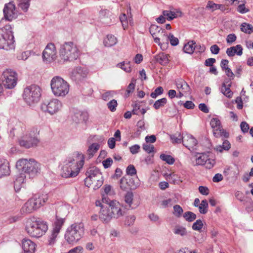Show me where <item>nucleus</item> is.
I'll use <instances>...</instances> for the list:
<instances>
[{"mask_svg":"<svg viewBox=\"0 0 253 253\" xmlns=\"http://www.w3.org/2000/svg\"><path fill=\"white\" fill-rule=\"evenodd\" d=\"M84 160L83 154L76 152L73 157L69 158L68 163L63 167L61 176L64 178L76 176L84 165Z\"/></svg>","mask_w":253,"mask_h":253,"instance_id":"obj_1","label":"nucleus"},{"mask_svg":"<svg viewBox=\"0 0 253 253\" xmlns=\"http://www.w3.org/2000/svg\"><path fill=\"white\" fill-rule=\"evenodd\" d=\"M123 215L120 203L115 200H109L106 205L101 206L99 218L104 222L108 223L113 218H118Z\"/></svg>","mask_w":253,"mask_h":253,"instance_id":"obj_2","label":"nucleus"},{"mask_svg":"<svg viewBox=\"0 0 253 253\" xmlns=\"http://www.w3.org/2000/svg\"><path fill=\"white\" fill-rule=\"evenodd\" d=\"M48 229L46 222L40 219H29L26 222V230L31 237L40 238L44 235Z\"/></svg>","mask_w":253,"mask_h":253,"instance_id":"obj_3","label":"nucleus"},{"mask_svg":"<svg viewBox=\"0 0 253 253\" xmlns=\"http://www.w3.org/2000/svg\"><path fill=\"white\" fill-rule=\"evenodd\" d=\"M16 168L21 170V173L26 175L29 178H33L40 173V164L34 160L28 161L25 159L19 160L16 164Z\"/></svg>","mask_w":253,"mask_h":253,"instance_id":"obj_4","label":"nucleus"},{"mask_svg":"<svg viewBox=\"0 0 253 253\" xmlns=\"http://www.w3.org/2000/svg\"><path fill=\"white\" fill-rule=\"evenodd\" d=\"M80 55L77 45L72 42H65L61 44L59 57L63 62H72L76 60Z\"/></svg>","mask_w":253,"mask_h":253,"instance_id":"obj_5","label":"nucleus"},{"mask_svg":"<svg viewBox=\"0 0 253 253\" xmlns=\"http://www.w3.org/2000/svg\"><path fill=\"white\" fill-rule=\"evenodd\" d=\"M47 199V194L35 195L24 204L21 211L24 213H32L43 206Z\"/></svg>","mask_w":253,"mask_h":253,"instance_id":"obj_6","label":"nucleus"},{"mask_svg":"<svg viewBox=\"0 0 253 253\" xmlns=\"http://www.w3.org/2000/svg\"><path fill=\"white\" fill-rule=\"evenodd\" d=\"M84 228L83 223H75L69 227L65 234V239L70 244H74L84 236Z\"/></svg>","mask_w":253,"mask_h":253,"instance_id":"obj_7","label":"nucleus"},{"mask_svg":"<svg viewBox=\"0 0 253 253\" xmlns=\"http://www.w3.org/2000/svg\"><path fill=\"white\" fill-rule=\"evenodd\" d=\"M14 41L11 25L0 28V48L6 50L13 48Z\"/></svg>","mask_w":253,"mask_h":253,"instance_id":"obj_8","label":"nucleus"},{"mask_svg":"<svg viewBox=\"0 0 253 253\" xmlns=\"http://www.w3.org/2000/svg\"><path fill=\"white\" fill-rule=\"evenodd\" d=\"M52 92L56 96H65L69 91V84L59 76L53 77L50 82Z\"/></svg>","mask_w":253,"mask_h":253,"instance_id":"obj_9","label":"nucleus"},{"mask_svg":"<svg viewBox=\"0 0 253 253\" xmlns=\"http://www.w3.org/2000/svg\"><path fill=\"white\" fill-rule=\"evenodd\" d=\"M41 96V88L35 84L26 87L23 95V99L29 105L38 102L40 100Z\"/></svg>","mask_w":253,"mask_h":253,"instance_id":"obj_10","label":"nucleus"},{"mask_svg":"<svg viewBox=\"0 0 253 253\" xmlns=\"http://www.w3.org/2000/svg\"><path fill=\"white\" fill-rule=\"evenodd\" d=\"M38 135L37 129H33L21 137L19 140V145L25 148L37 146L40 142Z\"/></svg>","mask_w":253,"mask_h":253,"instance_id":"obj_11","label":"nucleus"},{"mask_svg":"<svg viewBox=\"0 0 253 253\" xmlns=\"http://www.w3.org/2000/svg\"><path fill=\"white\" fill-rule=\"evenodd\" d=\"M3 84L7 88H12L17 84V74L11 69H6L3 71Z\"/></svg>","mask_w":253,"mask_h":253,"instance_id":"obj_12","label":"nucleus"},{"mask_svg":"<svg viewBox=\"0 0 253 253\" xmlns=\"http://www.w3.org/2000/svg\"><path fill=\"white\" fill-rule=\"evenodd\" d=\"M62 107L61 102L56 99L44 102L41 104V108L42 111L53 115L58 112Z\"/></svg>","mask_w":253,"mask_h":253,"instance_id":"obj_13","label":"nucleus"},{"mask_svg":"<svg viewBox=\"0 0 253 253\" xmlns=\"http://www.w3.org/2000/svg\"><path fill=\"white\" fill-rule=\"evenodd\" d=\"M210 125L213 129V134L215 137L223 136L225 138L229 137V133L224 131L220 120L216 118H212L210 122Z\"/></svg>","mask_w":253,"mask_h":253,"instance_id":"obj_14","label":"nucleus"},{"mask_svg":"<svg viewBox=\"0 0 253 253\" xmlns=\"http://www.w3.org/2000/svg\"><path fill=\"white\" fill-rule=\"evenodd\" d=\"M149 32L153 37L154 42L159 44L160 40L165 41V38L167 37V33L165 30L155 24L151 25Z\"/></svg>","mask_w":253,"mask_h":253,"instance_id":"obj_15","label":"nucleus"},{"mask_svg":"<svg viewBox=\"0 0 253 253\" xmlns=\"http://www.w3.org/2000/svg\"><path fill=\"white\" fill-rule=\"evenodd\" d=\"M4 18L8 21H11L17 18L18 12L16 10L13 2H9L4 5L3 9Z\"/></svg>","mask_w":253,"mask_h":253,"instance_id":"obj_16","label":"nucleus"},{"mask_svg":"<svg viewBox=\"0 0 253 253\" xmlns=\"http://www.w3.org/2000/svg\"><path fill=\"white\" fill-rule=\"evenodd\" d=\"M42 59L46 63H50L56 58V49L53 43L48 44L42 52Z\"/></svg>","mask_w":253,"mask_h":253,"instance_id":"obj_17","label":"nucleus"},{"mask_svg":"<svg viewBox=\"0 0 253 253\" xmlns=\"http://www.w3.org/2000/svg\"><path fill=\"white\" fill-rule=\"evenodd\" d=\"M182 141L183 146L191 152L196 150L195 147L198 144V141L193 136L189 134H185L184 135Z\"/></svg>","mask_w":253,"mask_h":253,"instance_id":"obj_18","label":"nucleus"},{"mask_svg":"<svg viewBox=\"0 0 253 253\" xmlns=\"http://www.w3.org/2000/svg\"><path fill=\"white\" fill-rule=\"evenodd\" d=\"M100 172V169L96 167L89 168L86 172V178L84 179V184L89 187L92 183L91 181L97 175V173Z\"/></svg>","mask_w":253,"mask_h":253,"instance_id":"obj_19","label":"nucleus"},{"mask_svg":"<svg viewBox=\"0 0 253 253\" xmlns=\"http://www.w3.org/2000/svg\"><path fill=\"white\" fill-rule=\"evenodd\" d=\"M22 247L24 253H35V252L36 244L30 239H23Z\"/></svg>","mask_w":253,"mask_h":253,"instance_id":"obj_20","label":"nucleus"},{"mask_svg":"<svg viewBox=\"0 0 253 253\" xmlns=\"http://www.w3.org/2000/svg\"><path fill=\"white\" fill-rule=\"evenodd\" d=\"M10 173L8 162L6 160H0V178L8 176Z\"/></svg>","mask_w":253,"mask_h":253,"instance_id":"obj_21","label":"nucleus"},{"mask_svg":"<svg viewBox=\"0 0 253 253\" xmlns=\"http://www.w3.org/2000/svg\"><path fill=\"white\" fill-rule=\"evenodd\" d=\"M65 218L60 217L58 212L56 214V219L53 224V228L52 231L59 233L62 226L65 223Z\"/></svg>","mask_w":253,"mask_h":253,"instance_id":"obj_22","label":"nucleus"},{"mask_svg":"<svg viewBox=\"0 0 253 253\" xmlns=\"http://www.w3.org/2000/svg\"><path fill=\"white\" fill-rule=\"evenodd\" d=\"M226 52L229 57L234 56L235 54L241 56L243 54V48L240 44H238L235 46L228 48Z\"/></svg>","mask_w":253,"mask_h":253,"instance_id":"obj_23","label":"nucleus"},{"mask_svg":"<svg viewBox=\"0 0 253 253\" xmlns=\"http://www.w3.org/2000/svg\"><path fill=\"white\" fill-rule=\"evenodd\" d=\"M231 82L230 81L224 82L221 87V92L228 98H231L233 95V92L230 89Z\"/></svg>","mask_w":253,"mask_h":253,"instance_id":"obj_24","label":"nucleus"},{"mask_svg":"<svg viewBox=\"0 0 253 253\" xmlns=\"http://www.w3.org/2000/svg\"><path fill=\"white\" fill-rule=\"evenodd\" d=\"M26 178V175L23 173H21L20 175L16 178L14 182V188L16 192L20 190L25 182Z\"/></svg>","mask_w":253,"mask_h":253,"instance_id":"obj_25","label":"nucleus"},{"mask_svg":"<svg viewBox=\"0 0 253 253\" xmlns=\"http://www.w3.org/2000/svg\"><path fill=\"white\" fill-rule=\"evenodd\" d=\"M175 84L177 87L181 89L182 91L184 92H188L190 90V88L188 84L182 79L176 80Z\"/></svg>","mask_w":253,"mask_h":253,"instance_id":"obj_26","label":"nucleus"},{"mask_svg":"<svg viewBox=\"0 0 253 253\" xmlns=\"http://www.w3.org/2000/svg\"><path fill=\"white\" fill-rule=\"evenodd\" d=\"M92 180L93 181H91V184H94L93 189H98L102 186L103 183L104 179L102 173L101 172H97L96 176L94 178H93Z\"/></svg>","mask_w":253,"mask_h":253,"instance_id":"obj_27","label":"nucleus"},{"mask_svg":"<svg viewBox=\"0 0 253 253\" xmlns=\"http://www.w3.org/2000/svg\"><path fill=\"white\" fill-rule=\"evenodd\" d=\"M103 42L105 46L111 47L117 43V39L113 35H108L104 39Z\"/></svg>","mask_w":253,"mask_h":253,"instance_id":"obj_28","label":"nucleus"},{"mask_svg":"<svg viewBox=\"0 0 253 253\" xmlns=\"http://www.w3.org/2000/svg\"><path fill=\"white\" fill-rule=\"evenodd\" d=\"M155 59L157 62L162 65H166L169 63L168 55L163 52L156 55L155 56Z\"/></svg>","mask_w":253,"mask_h":253,"instance_id":"obj_29","label":"nucleus"},{"mask_svg":"<svg viewBox=\"0 0 253 253\" xmlns=\"http://www.w3.org/2000/svg\"><path fill=\"white\" fill-rule=\"evenodd\" d=\"M195 44L196 42L194 41H189L184 45L183 49L184 52L188 54L193 53L195 49L198 46Z\"/></svg>","mask_w":253,"mask_h":253,"instance_id":"obj_30","label":"nucleus"},{"mask_svg":"<svg viewBox=\"0 0 253 253\" xmlns=\"http://www.w3.org/2000/svg\"><path fill=\"white\" fill-rule=\"evenodd\" d=\"M74 73L75 74V76L79 79L85 78L88 74L87 70L85 68L81 67H77L74 70Z\"/></svg>","mask_w":253,"mask_h":253,"instance_id":"obj_31","label":"nucleus"},{"mask_svg":"<svg viewBox=\"0 0 253 253\" xmlns=\"http://www.w3.org/2000/svg\"><path fill=\"white\" fill-rule=\"evenodd\" d=\"M183 135L177 132L170 136V140L173 144H180L182 142L184 139Z\"/></svg>","mask_w":253,"mask_h":253,"instance_id":"obj_32","label":"nucleus"},{"mask_svg":"<svg viewBox=\"0 0 253 253\" xmlns=\"http://www.w3.org/2000/svg\"><path fill=\"white\" fill-rule=\"evenodd\" d=\"M117 67L125 71L126 73H130L131 71V63L130 61L119 63L117 65Z\"/></svg>","mask_w":253,"mask_h":253,"instance_id":"obj_33","label":"nucleus"},{"mask_svg":"<svg viewBox=\"0 0 253 253\" xmlns=\"http://www.w3.org/2000/svg\"><path fill=\"white\" fill-rule=\"evenodd\" d=\"M18 6L23 11L26 12L29 6L30 0H17Z\"/></svg>","mask_w":253,"mask_h":253,"instance_id":"obj_34","label":"nucleus"},{"mask_svg":"<svg viewBox=\"0 0 253 253\" xmlns=\"http://www.w3.org/2000/svg\"><path fill=\"white\" fill-rule=\"evenodd\" d=\"M100 145L96 143H92L90 145L87 149V154L89 158L92 157L93 155L98 151Z\"/></svg>","mask_w":253,"mask_h":253,"instance_id":"obj_35","label":"nucleus"},{"mask_svg":"<svg viewBox=\"0 0 253 253\" xmlns=\"http://www.w3.org/2000/svg\"><path fill=\"white\" fill-rule=\"evenodd\" d=\"M173 232L175 234L180 235L181 236H184L187 235V230L186 228L178 225L175 226Z\"/></svg>","mask_w":253,"mask_h":253,"instance_id":"obj_36","label":"nucleus"},{"mask_svg":"<svg viewBox=\"0 0 253 253\" xmlns=\"http://www.w3.org/2000/svg\"><path fill=\"white\" fill-rule=\"evenodd\" d=\"M207 7L211 9L212 10L220 9L224 11L225 9V5L213 3L212 1H209Z\"/></svg>","mask_w":253,"mask_h":253,"instance_id":"obj_37","label":"nucleus"},{"mask_svg":"<svg viewBox=\"0 0 253 253\" xmlns=\"http://www.w3.org/2000/svg\"><path fill=\"white\" fill-rule=\"evenodd\" d=\"M231 147L230 142L228 140H224L222 145H218L216 146V150L217 151L222 152L223 150L228 151Z\"/></svg>","mask_w":253,"mask_h":253,"instance_id":"obj_38","label":"nucleus"},{"mask_svg":"<svg viewBox=\"0 0 253 253\" xmlns=\"http://www.w3.org/2000/svg\"><path fill=\"white\" fill-rule=\"evenodd\" d=\"M120 186L121 189L126 191L129 189H131V186L128 184L127 179L125 177H122L120 181Z\"/></svg>","mask_w":253,"mask_h":253,"instance_id":"obj_39","label":"nucleus"},{"mask_svg":"<svg viewBox=\"0 0 253 253\" xmlns=\"http://www.w3.org/2000/svg\"><path fill=\"white\" fill-rule=\"evenodd\" d=\"M165 40L167 42L169 41L170 44L172 46H176L179 43L178 39L175 37L171 33H170L169 36L167 34V37L165 38Z\"/></svg>","mask_w":253,"mask_h":253,"instance_id":"obj_40","label":"nucleus"},{"mask_svg":"<svg viewBox=\"0 0 253 253\" xmlns=\"http://www.w3.org/2000/svg\"><path fill=\"white\" fill-rule=\"evenodd\" d=\"M241 30L246 34H250L253 33V26L251 24L244 23L241 25Z\"/></svg>","mask_w":253,"mask_h":253,"instance_id":"obj_41","label":"nucleus"},{"mask_svg":"<svg viewBox=\"0 0 253 253\" xmlns=\"http://www.w3.org/2000/svg\"><path fill=\"white\" fill-rule=\"evenodd\" d=\"M167 103V99L166 98H162L156 101L153 105L154 108L156 110H158L161 107H163Z\"/></svg>","mask_w":253,"mask_h":253,"instance_id":"obj_42","label":"nucleus"},{"mask_svg":"<svg viewBox=\"0 0 253 253\" xmlns=\"http://www.w3.org/2000/svg\"><path fill=\"white\" fill-rule=\"evenodd\" d=\"M141 102L135 101L134 102L131 106L132 107V113L133 115H139L140 113V108H141Z\"/></svg>","mask_w":253,"mask_h":253,"instance_id":"obj_43","label":"nucleus"},{"mask_svg":"<svg viewBox=\"0 0 253 253\" xmlns=\"http://www.w3.org/2000/svg\"><path fill=\"white\" fill-rule=\"evenodd\" d=\"M183 216L187 221L189 222H193L196 218V214L189 211L185 212Z\"/></svg>","mask_w":253,"mask_h":253,"instance_id":"obj_44","label":"nucleus"},{"mask_svg":"<svg viewBox=\"0 0 253 253\" xmlns=\"http://www.w3.org/2000/svg\"><path fill=\"white\" fill-rule=\"evenodd\" d=\"M199 207V211L202 214H206L208 211V203L206 200H202Z\"/></svg>","mask_w":253,"mask_h":253,"instance_id":"obj_45","label":"nucleus"},{"mask_svg":"<svg viewBox=\"0 0 253 253\" xmlns=\"http://www.w3.org/2000/svg\"><path fill=\"white\" fill-rule=\"evenodd\" d=\"M208 156L206 153H202L196 160V164L198 165H204Z\"/></svg>","mask_w":253,"mask_h":253,"instance_id":"obj_46","label":"nucleus"},{"mask_svg":"<svg viewBox=\"0 0 253 253\" xmlns=\"http://www.w3.org/2000/svg\"><path fill=\"white\" fill-rule=\"evenodd\" d=\"M160 157L161 160L166 162L169 165H172L175 162L174 159L169 155L162 154Z\"/></svg>","mask_w":253,"mask_h":253,"instance_id":"obj_47","label":"nucleus"},{"mask_svg":"<svg viewBox=\"0 0 253 253\" xmlns=\"http://www.w3.org/2000/svg\"><path fill=\"white\" fill-rule=\"evenodd\" d=\"M163 14L165 17H167V20L170 21L176 17V15L174 12L169 10H164Z\"/></svg>","mask_w":253,"mask_h":253,"instance_id":"obj_48","label":"nucleus"},{"mask_svg":"<svg viewBox=\"0 0 253 253\" xmlns=\"http://www.w3.org/2000/svg\"><path fill=\"white\" fill-rule=\"evenodd\" d=\"M183 210L182 208L178 205H176L173 206V214L176 217H179L181 216Z\"/></svg>","mask_w":253,"mask_h":253,"instance_id":"obj_49","label":"nucleus"},{"mask_svg":"<svg viewBox=\"0 0 253 253\" xmlns=\"http://www.w3.org/2000/svg\"><path fill=\"white\" fill-rule=\"evenodd\" d=\"M203 226V223L201 219L197 220L192 225V229L195 231H200Z\"/></svg>","mask_w":253,"mask_h":253,"instance_id":"obj_50","label":"nucleus"},{"mask_svg":"<svg viewBox=\"0 0 253 253\" xmlns=\"http://www.w3.org/2000/svg\"><path fill=\"white\" fill-rule=\"evenodd\" d=\"M135 82L131 81L128 84L126 90V92L125 93V96L126 97H128L129 96L130 93L133 92L135 88Z\"/></svg>","mask_w":253,"mask_h":253,"instance_id":"obj_51","label":"nucleus"},{"mask_svg":"<svg viewBox=\"0 0 253 253\" xmlns=\"http://www.w3.org/2000/svg\"><path fill=\"white\" fill-rule=\"evenodd\" d=\"M133 194L132 192H127L125 196V201L129 207L132 203Z\"/></svg>","mask_w":253,"mask_h":253,"instance_id":"obj_52","label":"nucleus"},{"mask_svg":"<svg viewBox=\"0 0 253 253\" xmlns=\"http://www.w3.org/2000/svg\"><path fill=\"white\" fill-rule=\"evenodd\" d=\"M163 88L162 86H159L155 89L154 92L151 93L150 96L153 98H156L158 95L163 94Z\"/></svg>","mask_w":253,"mask_h":253,"instance_id":"obj_53","label":"nucleus"},{"mask_svg":"<svg viewBox=\"0 0 253 253\" xmlns=\"http://www.w3.org/2000/svg\"><path fill=\"white\" fill-rule=\"evenodd\" d=\"M58 235V233H55L54 231H52V233L48 239V245L50 246L53 245L56 242V239Z\"/></svg>","mask_w":253,"mask_h":253,"instance_id":"obj_54","label":"nucleus"},{"mask_svg":"<svg viewBox=\"0 0 253 253\" xmlns=\"http://www.w3.org/2000/svg\"><path fill=\"white\" fill-rule=\"evenodd\" d=\"M118 103L115 99H112L107 103V107L111 112H114L116 110Z\"/></svg>","mask_w":253,"mask_h":253,"instance_id":"obj_55","label":"nucleus"},{"mask_svg":"<svg viewBox=\"0 0 253 253\" xmlns=\"http://www.w3.org/2000/svg\"><path fill=\"white\" fill-rule=\"evenodd\" d=\"M31 55L30 51H24L17 55V58L18 60H26Z\"/></svg>","mask_w":253,"mask_h":253,"instance_id":"obj_56","label":"nucleus"},{"mask_svg":"<svg viewBox=\"0 0 253 253\" xmlns=\"http://www.w3.org/2000/svg\"><path fill=\"white\" fill-rule=\"evenodd\" d=\"M126 174L130 175H133L136 174V169L132 165H129L126 169Z\"/></svg>","mask_w":253,"mask_h":253,"instance_id":"obj_57","label":"nucleus"},{"mask_svg":"<svg viewBox=\"0 0 253 253\" xmlns=\"http://www.w3.org/2000/svg\"><path fill=\"white\" fill-rule=\"evenodd\" d=\"M135 219L136 217L133 215L127 216L125 220V224L127 226L132 225L134 223Z\"/></svg>","mask_w":253,"mask_h":253,"instance_id":"obj_58","label":"nucleus"},{"mask_svg":"<svg viewBox=\"0 0 253 253\" xmlns=\"http://www.w3.org/2000/svg\"><path fill=\"white\" fill-rule=\"evenodd\" d=\"M142 148L144 151H145L148 154H150L152 153L154 151V147L153 145L148 144H143L142 145Z\"/></svg>","mask_w":253,"mask_h":253,"instance_id":"obj_59","label":"nucleus"},{"mask_svg":"<svg viewBox=\"0 0 253 253\" xmlns=\"http://www.w3.org/2000/svg\"><path fill=\"white\" fill-rule=\"evenodd\" d=\"M215 162L214 160L207 158V161L205 164V166L207 169H211L214 166Z\"/></svg>","mask_w":253,"mask_h":253,"instance_id":"obj_60","label":"nucleus"},{"mask_svg":"<svg viewBox=\"0 0 253 253\" xmlns=\"http://www.w3.org/2000/svg\"><path fill=\"white\" fill-rule=\"evenodd\" d=\"M237 11L241 13H246L249 11L248 8H247L244 3L241 4L238 6Z\"/></svg>","mask_w":253,"mask_h":253,"instance_id":"obj_61","label":"nucleus"},{"mask_svg":"<svg viewBox=\"0 0 253 253\" xmlns=\"http://www.w3.org/2000/svg\"><path fill=\"white\" fill-rule=\"evenodd\" d=\"M113 164V160L111 158H109L102 162V164L105 169H107L111 166Z\"/></svg>","mask_w":253,"mask_h":253,"instance_id":"obj_62","label":"nucleus"},{"mask_svg":"<svg viewBox=\"0 0 253 253\" xmlns=\"http://www.w3.org/2000/svg\"><path fill=\"white\" fill-rule=\"evenodd\" d=\"M113 92L112 91H108L102 94V98L105 101L108 100L111 97L113 96Z\"/></svg>","mask_w":253,"mask_h":253,"instance_id":"obj_63","label":"nucleus"},{"mask_svg":"<svg viewBox=\"0 0 253 253\" xmlns=\"http://www.w3.org/2000/svg\"><path fill=\"white\" fill-rule=\"evenodd\" d=\"M240 127L242 131L244 133L248 132L250 128L249 124L246 122H242L241 123Z\"/></svg>","mask_w":253,"mask_h":253,"instance_id":"obj_64","label":"nucleus"}]
</instances>
